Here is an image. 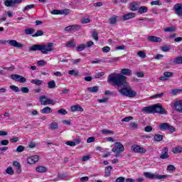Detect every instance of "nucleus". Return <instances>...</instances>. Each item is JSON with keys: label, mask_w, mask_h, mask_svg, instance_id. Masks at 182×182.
Wrapping results in <instances>:
<instances>
[{"label": "nucleus", "mask_w": 182, "mask_h": 182, "mask_svg": "<svg viewBox=\"0 0 182 182\" xmlns=\"http://www.w3.org/2000/svg\"><path fill=\"white\" fill-rule=\"evenodd\" d=\"M119 73H111L108 75L107 82L111 83L114 87H122L118 92L122 96H127L128 97H135L137 96V92H134L130 85L127 83L126 76H132V71L129 68H123ZM125 75V76H124Z\"/></svg>", "instance_id": "1"}, {"label": "nucleus", "mask_w": 182, "mask_h": 182, "mask_svg": "<svg viewBox=\"0 0 182 182\" xmlns=\"http://www.w3.org/2000/svg\"><path fill=\"white\" fill-rule=\"evenodd\" d=\"M142 112H144L148 114H154L155 113H158V114H167V111L160 104L145 107L142 108Z\"/></svg>", "instance_id": "2"}, {"label": "nucleus", "mask_w": 182, "mask_h": 182, "mask_svg": "<svg viewBox=\"0 0 182 182\" xmlns=\"http://www.w3.org/2000/svg\"><path fill=\"white\" fill-rule=\"evenodd\" d=\"M29 50H40L44 55H46L49 53V52H52L53 50H54V48L53 46H33L29 48Z\"/></svg>", "instance_id": "3"}, {"label": "nucleus", "mask_w": 182, "mask_h": 182, "mask_svg": "<svg viewBox=\"0 0 182 182\" xmlns=\"http://www.w3.org/2000/svg\"><path fill=\"white\" fill-rule=\"evenodd\" d=\"M112 151H113V153H116L114 156V157H120V153H123V151H124V146H123L120 142H116L114 144V146L112 149Z\"/></svg>", "instance_id": "4"}, {"label": "nucleus", "mask_w": 182, "mask_h": 182, "mask_svg": "<svg viewBox=\"0 0 182 182\" xmlns=\"http://www.w3.org/2000/svg\"><path fill=\"white\" fill-rule=\"evenodd\" d=\"M144 176L150 180H161L163 178H167V175H158L150 172H144Z\"/></svg>", "instance_id": "5"}, {"label": "nucleus", "mask_w": 182, "mask_h": 182, "mask_svg": "<svg viewBox=\"0 0 182 182\" xmlns=\"http://www.w3.org/2000/svg\"><path fill=\"white\" fill-rule=\"evenodd\" d=\"M39 102L42 106H47V105H55L56 102L49 99L45 95H41L39 97Z\"/></svg>", "instance_id": "6"}, {"label": "nucleus", "mask_w": 182, "mask_h": 182, "mask_svg": "<svg viewBox=\"0 0 182 182\" xmlns=\"http://www.w3.org/2000/svg\"><path fill=\"white\" fill-rule=\"evenodd\" d=\"M160 130H168L171 133H174L176 132V128L168 123H162L159 125Z\"/></svg>", "instance_id": "7"}, {"label": "nucleus", "mask_w": 182, "mask_h": 182, "mask_svg": "<svg viewBox=\"0 0 182 182\" xmlns=\"http://www.w3.org/2000/svg\"><path fill=\"white\" fill-rule=\"evenodd\" d=\"M80 29H82V27L80 26L74 24V25L66 26L64 28V31H65V32L75 33V32H77V31H80Z\"/></svg>", "instance_id": "8"}, {"label": "nucleus", "mask_w": 182, "mask_h": 182, "mask_svg": "<svg viewBox=\"0 0 182 182\" xmlns=\"http://www.w3.org/2000/svg\"><path fill=\"white\" fill-rule=\"evenodd\" d=\"M1 45H6V43H9L10 46H22V44L18 43L16 40H0Z\"/></svg>", "instance_id": "9"}, {"label": "nucleus", "mask_w": 182, "mask_h": 182, "mask_svg": "<svg viewBox=\"0 0 182 182\" xmlns=\"http://www.w3.org/2000/svg\"><path fill=\"white\" fill-rule=\"evenodd\" d=\"M172 109L182 114V100L174 102L172 105Z\"/></svg>", "instance_id": "10"}, {"label": "nucleus", "mask_w": 182, "mask_h": 182, "mask_svg": "<svg viewBox=\"0 0 182 182\" xmlns=\"http://www.w3.org/2000/svg\"><path fill=\"white\" fill-rule=\"evenodd\" d=\"M11 79H13V80H15L16 82H19V83H25L26 82V78H25V77L17 74L11 75Z\"/></svg>", "instance_id": "11"}, {"label": "nucleus", "mask_w": 182, "mask_h": 182, "mask_svg": "<svg viewBox=\"0 0 182 182\" xmlns=\"http://www.w3.org/2000/svg\"><path fill=\"white\" fill-rule=\"evenodd\" d=\"M132 150L134 153H139L140 154H144V153H146V149L141 147L139 145H133L132 146Z\"/></svg>", "instance_id": "12"}, {"label": "nucleus", "mask_w": 182, "mask_h": 182, "mask_svg": "<svg viewBox=\"0 0 182 182\" xmlns=\"http://www.w3.org/2000/svg\"><path fill=\"white\" fill-rule=\"evenodd\" d=\"M23 0H6L4 1L5 6L9 7V6H15V5L18 4H21Z\"/></svg>", "instance_id": "13"}, {"label": "nucleus", "mask_w": 182, "mask_h": 182, "mask_svg": "<svg viewBox=\"0 0 182 182\" xmlns=\"http://www.w3.org/2000/svg\"><path fill=\"white\" fill-rule=\"evenodd\" d=\"M52 15H69V9H65L63 10L54 9L51 11Z\"/></svg>", "instance_id": "14"}, {"label": "nucleus", "mask_w": 182, "mask_h": 182, "mask_svg": "<svg viewBox=\"0 0 182 182\" xmlns=\"http://www.w3.org/2000/svg\"><path fill=\"white\" fill-rule=\"evenodd\" d=\"M176 15L178 16H182V4H176L173 6Z\"/></svg>", "instance_id": "15"}, {"label": "nucleus", "mask_w": 182, "mask_h": 182, "mask_svg": "<svg viewBox=\"0 0 182 182\" xmlns=\"http://www.w3.org/2000/svg\"><path fill=\"white\" fill-rule=\"evenodd\" d=\"M147 39L149 42H152V43H161V42H163V39L161 38H159L155 36H148Z\"/></svg>", "instance_id": "16"}, {"label": "nucleus", "mask_w": 182, "mask_h": 182, "mask_svg": "<svg viewBox=\"0 0 182 182\" xmlns=\"http://www.w3.org/2000/svg\"><path fill=\"white\" fill-rule=\"evenodd\" d=\"M38 161H39V156L38 155H34L27 159L28 164H35V163H38Z\"/></svg>", "instance_id": "17"}, {"label": "nucleus", "mask_w": 182, "mask_h": 182, "mask_svg": "<svg viewBox=\"0 0 182 182\" xmlns=\"http://www.w3.org/2000/svg\"><path fill=\"white\" fill-rule=\"evenodd\" d=\"M174 75L173 73L171 72H165L164 73V76H161L159 77V80H162L163 82H166V80H168L167 77H172V76Z\"/></svg>", "instance_id": "18"}, {"label": "nucleus", "mask_w": 182, "mask_h": 182, "mask_svg": "<svg viewBox=\"0 0 182 182\" xmlns=\"http://www.w3.org/2000/svg\"><path fill=\"white\" fill-rule=\"evenodd\" d=\"M168 149L167 147H164L162 149V154L160 156V159L162 160H166V159H168Z\"/></svg>", "instance_id": "19"}, {"label": "nucleus", "mask_w": 182, "mask_h": 182, "mask_svg": "<svg viewBox=\"0 0 182 182\" xmlns=\"http://www.w3.org/2000/svg\"><path fill=\"white\" fill-rule=\"evenodd\" d=\"M70 110L71 112H83L84 109L80 105H77L72 106Z\"/></svg>", "instance_id": "20"}, {"label": "nucleus", "mask_w": 182, "mask_h": 182, "mask_svg": "<svg viewBox=\"0 0 182 182\" xmlns=\"http://www.w3.org/2000/svg\"><path fill=\"white\" fill-rule=\"evenodd\" d=\"M136 16V14L134 13H128L123 16L124 21H129V19H132V18H134Z\"/></svg>", "instance_id": "21"}, {"label": "nucleus", "mask_w": 182, "mask_h": 182, "mask_svg": "<svg viewBox=\"0 0 182 182\" xmlns=\"http://www.w3.org/2000/svg\"><path fill=\"white\" fill-rule=\"evenodd\" d=\"M87 90H88V92H90V93H97V92H99V87L98 86L90 87L87 88Z\"/></svg>", "instance_id": "22"}, {"label": "nucleus", "mask_w": 182, "mask_h": 182, "mask_svg": "<svg viewBox=\"0 0 182 182\" xmlns=\"http://www.w3.org/2000/svg\"><path fill=\"white\" fill-rule=\"evenodd\" d=\"M119 59L120 58L119 57H115L113 58H107L105 63H114V62H119Z\"/></svg>", "instance_id": "23"}, {"label": "nucleus", "mask_w": 182, "mask_h": 182, "mask_svg": "<svg viewBox=\"0 0 182 182\" xmlns=\"http://www.w3.org/2000/svg\"><path fill=\"white\" fill-rule=\"evenodd\" d=\"M41 113L43 114H49V113H52V109L50 107H46L41 110Z\"/></svg>", "instance_id": "24"}, {"label": "nucleus", "mask_w": 182, "mask_h": 182, "mask_svg": "<svg viewBox=\"0 0 182 182\" xmlns=\"http://www.w3.org/2000/svg\"><path fill=\"white\" fill-rule=\"evenodd\" d=\"M117 16H112L111 18H109L108 19V22L109 23H110V25H116V23H117Z\"/></svg>", "instance_id": "25"}, {"label": "nucleus", "mask_w": 182, "mask_h": 182, "mask_svg": "<svg viewBox=\"0 0 182 182\" xmlns=\"http://www.w3.org/2000/svg\"><path fill=\"white\" fill-rule=\"evenodd\" d=\"M112 168H113V167H112L110 166H107L105 168V177H110V174H111L110 171H112Z\"/></svg>", "instance_id": "26"}, {"label": "nucleus", "mask_w": 182, "mask_h": 182, "mask_svg": "<svg viewBox=\"0 0 182 182\" xmlns=\"http://www.w3.org/2000/svg\"><path fill=\"white\" fill-rule=\"evenodd\" d=\"M147 11H148V8L144 6H142L138 9V14H146Z\"/></svg>", "instance_id": "27"}, {"label": "nucleus", "mask_w": 182, "mask_h": 182, "mask_svg": "<svg viewBox=\"0 0 182 182\" xmlns=\"http://www.w3.org/2000/svg\"><path fill=\"white\" fill-rule=\"evenodd\" d=\"M36 170L37 173H46L48 171V168L45 166H38Z\"/></svg>", "instance_id": "28"}, {"label": "nucleus", "mask_w": 182, "mask_h": 182, "mask_svg": "<svg viewBox=\"0 0 182 182\" xmlns=\"http://www.w3.org/2000/svg\"><path fill=\"white\" fill-rule=\"evenodd\" d=\"M175 65H182V56H178L173 59Z\"/></svg>", "instance_id": "29"}, {"label": "nucleus", "mask_w": 182, "mask_h": 182, "mask_svg": "<svg viewBox=\"0 0 182 182\" xmlns=\"http://www.w3.org/2000/svg\"><path fill=\"white\" fill-rule=\"evenodd\" d=\"M48 89H55L56 87V82L55 80H51L48 82Z\"/></svg>", "instance_id": "30"}, {"label": "nucleus", "mask_w": 182, "mask_h": 182, "mask_svg": "<svg viewBox=\"0 0 182 182\" xmlns=\"http://www.w3.org/2000/svg\"><path fill=\"white\" fill-rule=\"evenodd\" d=\"M26 35H33L35 33L34 28H26L24 31Z\"/></svg>", "instance_id": "31"}, {"label": "nucleus", "mask_w": 182, "mask_h": 182, "mask_svg": "<svg viewBox=\"0 0 182 182\" xmlns=\"http://www.w3.org/2000/svg\"><path fill=\"white\" fill-rule=\"evenodd\" d=\"M31 83L36 85V86H41L43 83V81L41 80H32Z\"/></svg>", "instance_id": "32"}, {"label": "nucleus", "mask_w": 182, "mask_h": 182, "mask_svg": "<svg viewBox=\"0 0 182 182\" xmlns=\"http://www.w3.org/2000/svg\"><path fill=\"white\" fill-rule=\"evenodd\" d=\"M33 38H38V36H43V31L38 30L36 33L32 35Z\"/></svg>", "instance_id": "33"}, {"label": "nucleus", "mask_w": 182, "mask_h": 182, "mask_svg": "<svg viewBox=\"0 0 182 182\" xmlns=\"http://www.w3.org/2000/svg\"><path fill=\"white\" fill-rule=\"evenodd\" d=\"M154 139L155 141H161L163 140V135L161 134H155L154 136Z\"/></svg>", "instance_id": "34"}, {"label": "nucleus", "mask_w": 182, "mask_h": 182, "mask_svg": "<svg viewBox=\"0 0 182 182\" xmlns=\"http://www.w3.org/2000/svg\"><path fill=\"white\" fill-rule=\"evenodd\" d=\"M181 151H182V148L180 146L176 147L173 149V153H174V154H178L181 153Z\"/></svg>", "instance_id": "35"}, {"label": "nucleus", "mask_w": 182, "mask_h": 182, "mask_svg": "<svg viewBox=\"0 0 182 182\" xmlns=\"http://www.w3.org/2000/svg\"><path fill=\"white\" fill-rule=\"evenodd\" d=\"M58 127L59 126L58 125L57 122H53L50 124V129H51V130H56V129H58Z\"/></svg>", "instance_id": "36"}, {"label": "nucleus", "mask_w": 182, "mask_h": 182, "mask_svg": "<svg viewBox=\"0 0 182 182\" xmlns=\"http://www.w3.org/2000/svg\"><path fill=\"white\" fill-rule=\"evenodd\" d=\"M6 173L7 174H9L10 176H14V169L12 168V167H8L6 169Z\"/></svg>", "instance_id": "37"}, {"label": "nucleus", "mask_w": 182, "mask_h": 182, "mask_svg": "<svg viewBox=\"0 0 182 182\" xmlns=\"http://www.w3.org/2000/svg\"><path fill=\"white\" fill-rule=\"evenodd\" d=\"M102 134H114V132L106 129H102Z\"/></svg>", "instance_id": "38"}, {"label": "nucleus", "mask_w": 182, "mask_h": 182, "mask_svg": "<svg viewBox=\"0 0 182 182\" xmlns=\"http://www.w3.org/2000/svg\"><path fill=\"white\" fill-rule=\"evenodd\" d=\"M68 75H71L72 76H75L76 77V76L79 75V72L75 70H69Z\"/></svg>", "instance_id": "39"}, {"label": "nucleus", "mask_w": 182, "mask_h": 182, "mask_svg": "<svg viewBox=\"0 0 182 182\" xmlns=\"http://www.w3.org/2000/svg\"><path fill=\"white\" fill-rule=\"evenodd\" d=\"M58 113H59V114H61L62 116H65V114H68V111H66V109H60L58 110Z\"/></svg>", "instance_id": "40"}, {"label": "nucleus", "mask_w": 182, "mask_h": 182, "mask_svg": "<svg viewBox=\"0 0 182 182\" xmlns=\"http://www.w3.org/2000/svg\"><path fill=\"white\" fill-rule=\"evenodd\" d=\"M25 150V146L20 145L17 147L16 150L15 151L16 153H22Z\"/></svg>", "instance_id": "41"}, {"label": "nucleus", "mask_w": 182, "mask_h": 182, "mask_svg": "<svg viewBox=\"0 0 182 182\" xmlns=\"http://www.w3.org/2000/svg\"><path fill=\"white\" fill-rule=\"evenodd\" d=\"M32 8H35V4H29L25 6L23 9V11L25 12L26 11H28L29 9H32Z\"/></svg>", "instance_id": "42"}, {"label": "nucleus", "mask_w": 182, "mask_h": 182, "mask_svg": "<svg viewBox=\"0 0 182 182\" xmlns=\"http://www.w3.org/2000/svg\"><path fill=\"white\" fill-rule=\"evenodd\" d=\"M137 55H138V56H139V58H141L142 59H144V58H146V53L144 52V51H139L138 53H137Z\"/></svg>", "instance_id": "43"}, {"label": "nucleus", "mask_w": 182, "mask_h": 182, "mask_svg": "<svg viewBox=\"0 0 182 182\" xmlns=\"http://www.w3.org/2000/svg\"><path fill=\"white\" fill-rule=\"evenodd\" d=\"M164 32H176V28L174 27H168L164 28Z\"/></svg>", "instance_id": "44"}, {"label": "nucleus", "mask_w": 182, "mask_h": 182, "mask_svg": "<svg viewBox=\"0 0 182 182\" xmlns=\"http://www.w3.org/2000/svg\"><path fill=\"white\" fill-rule=\"evenodd\" d=\"M54 45H55V43H48L47 45L44 44V43L41 44V45L34 44V45H33V46H53Z\"/></svg>", "instance_id": "45"}, {"label": "nucleus", "mask_w": 182, "mask_h": 182, "mask_svg": "<svg viewBox=\"0 0 182 182\" xmlns=\"http://www.w3.org/2000/svg\"><path fill=\"white\" fill-rule=\"evenodd\" d=\"M66 46H76V44H75V39L72 38L70 41H68Z\"/></svg>", "instance_id": "46"}, {"label": "nucleus", "mask_w": 182, "mask_h": 182, "mask_svg": "<svg viewBox=\"0 0 182 182\" xmlns=\"http://www.w3.org/2000/svg\"><path fill=\"white\" fill-rule=\"evenodd\" d=\"M92 38L95 39V41H99V35L97 33V31H94L92 32Z\"/></svg>", "instance_id": "47"}, {"label": "nucleus", "mask_w": 182, "mask_h": 182, "mask_svg": "<svg viewBox=\"0 0 182 182\" xmlns=\"http://www.w3.org/2000/svg\"><path fill=\"white\" fill-rule=\"evenodd\" d=\"M130 120H133V117L129 116V117H124L122 119V122H125L126 123H129Z\"/></svg>", "instance_id": "48"}, {"label": "nucleus", "mask_w": 182, "mask_h": 182, "mask_svg": "<svg viewBox=\"0 0 182 182\" xmlns=\"http://www.w3.org/2000/svg\"><path fill=\"white\" fill-rule=\"evenodd\" d=\"M10 89L16 93L19 92V87H16V85H10Z\"/></svg>", "instance_id": "49"}, {"label": "nucleus", "mask_w": 182, "mask_h": 182, "mask_svg": "<svg viewBox=\"0 0 182 182\" xmlns=\"http://www.w3.org/2000/svg\"><path fill=\"white\" fill-rule=\"evenodd\" d=\"M130 126L132 129H139V124L134 122H130Z\"/></svg>", "instance_id": "50"}, {"label": "nucleus", "mask_w": 182, "mask_h": 182, "mask_svg": "<svg viewBox=\"0 0 182 182\" xmlns=\"http://www.w3.org/2000/svg\"><path fill=\"white\" fill-rule=\"evenodd\" d=\"M161 2L160 0H156L151 2V5H158V6H160L161 5Z\"/></svg>", "instance_id": "51"}, {"label": "nucleus", "mask_w": 182, "mask_h": 182, "mask_svg": "<svg viewBox=\"0 0 182 182\" xmlns=\"http://www.w3.org/2000/svg\"><path fill=\"white\" fill-rule=\"evenodd\" d=\"M130 9L131 11H137V6L133 3L130 4Z\"/></svg>", "instance_id": "52"}, {"label": "nucleus", "mask_w": 182, "mask_h": 182, "mask_svg": "<svg viewBox=\"0 0 182 182\" xmlns=\"http://www.w3.org/2000/svg\"><path fill=\"white\" fill-rule=\"evenodd\" d=\"M65 144L67 146H70V147H75V146H76L75 144V141H68L65 142Z\"/></svg>", "instance_id": "53"}, {"label": "nucleus", "mask_w": 182, "mask_h": 182, "mask_svg": "<svg viewBox=\"0 0 182 182\" xmlns=\"http://www.w3.org/2000/svg\"><path fill=\"white\" fill-rule=\"evenodd\" d=\"M102 76H105V73L104 72L97 73L95 75V79H99V77H102Z\"/></svg>", "instance_id": "54"}, {"label": "nucleus", "mask_w": 182, "mask_h": 182, "mask_svg": "<svg viewBox=\"0 0 182 182\" xmlns=\"http://www.w3.org/2000/svg\"><path fill=\"white\" fill-rule=\"evenodd\" d=\"M9 144V141L8 140L4 139L0 141L1 146H8Z\"/></svg>", "instance_id": "55"}, {"label": "nucleus", "mask_w": 182, "mask_h": 182, "mask_svg": "<svg viewBox=\"0 0 182 182\" xmlns=\"http://www.w3.org/2000/svg\"><path fill=\"white\" fill-rule=\"evenodd\" d=\"M102 50L104 52V53H107L108 52H110V47L105 46L102 48Z\"/></svg>", "instance_id": "56"}, {"label": "nucleus", "mask_w": 182, "mask_h": 182, "mask_svg": "<svg viewBox=\"0 0 182 182\" xmlns=\"http://www.w3.org/2000/svg\"><path fill=\"white\" fill-rule=\"evenodd\" d=\"M153 130V127L151 126H146L145 128H144V131L146 132V133H150V132H151Z\"/></svg>", "instance_id": "57"}, {"label": "nucleus", "mask_w": 182, "mask_h": 182, "mask_svg": "<svg viewBox=\"0 0 182 182\" xmlns=\"http://www.w3.org/2000/svg\"><path fill=\"white\" fill-rule=\"evenodd\" d=\"M168 171H176V166L174 165H169L167 168Z\"/></svg>", "instance_id": "58"}, {"label": "nucleus", "mask_w": 182, "mask_h": 182, "mask_svg": "<svg viewBox=\"0 0 182 182\" xmlns=\"http://www.w3.org/2000/svg\"><path fill=\"white\" fill-rule=\"evenodd\" d=\"M135 75H136L138 77H144V73H143V71L136 72V73H135Z\"/></svg>", "instance_id": "59"}, {"label": "nucleus", "mask_w": 182, "mask_h": 182, "mask_svg": "<svg viewBox=\"0 0 182 182\" xmlns=\"http://www.w3.org/2000/svg\"><path fill=\"white\" fill-rule=\"evenodd\" d=\"M95 136H90L87 139V143H95Z\"/></svg>", "instance_id": "60"}, {"label": "nucleus", "mask_w": 182, "mask_h": 182, "mask_svg": "<svg viewBox=\"0 0 182 182\" xmlns=\"http://www.w3.org/2000/svg\"><path fill=\"white\" fill-rule=\"evenodd\" d=\"M37 65L38 66H45V65H46V61H44V60H38V63H37Z\"/></svg>", "instance_id": "61"}, {"label": "nucleus", "mask_w": 182, "mask_h": 182, "mask_svg": "<svg viewBox=\"0 0 182 182\" xmlns=\"http://www.w3.org/2000/svg\"><path fill=\"white\" fill-rule=\"evenodd\" d=\"M21 92L23 93H29V88H28L26 87H21Z\"/></svg>", "instance_id": "62"}, {"label": "nucleus", "mask_w": 182, "mask_h": 182, "mask_svg": "<svg viewBox=\"0 0 182 182\" xmlns=\"http://www.w3.org/2000/svg\"><path fill=\"white\" fill-rule=\"evenodd\" d=\"M80 181L81 182H86V181H89V177L88 176H83L82 178H80Z\"/></svg>", "instance_id": "63"}, {"label": "nucleus", "mask_w": 182, "mask_h": 182, "mask_svg": "<svg viewBox=\"0 0 182 182\" xmlns=\"http://www.w3.org/2000/svg\"><path fill=\"white\" fill-rule=\"evenodd\" d=\"M125 180L124 177H119L115 180V182H124Z\"/></svg>", "instance_id": "64"}]
</instances>
